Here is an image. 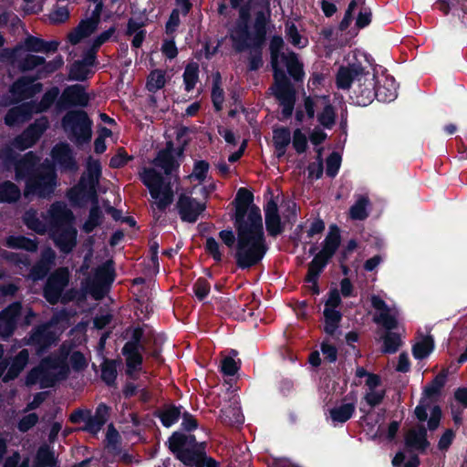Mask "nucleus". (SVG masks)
Masks as SVG:
<instances>
[{
    "label": "nucleus",
    "instance_id": "1",
    "mask_svg": "<svg viewBox=\"0 0 467 467\" xmlns=\"http://www.w3.org/2000/svg\"><path fill=\"white\" fill-rule=\"evenodd\" d=\"M254 199V193L242 187L232 202L235 208L232 219L237 232L236 251L233 253V256L236 266L242 270L259 265L269 249L261 210L253 203Z\"/></svg>",
    "mask_w": 467,
    "mask_h": 467
},
{
    "label": "nucleus",
    "instance_id": "2",
    "mask_svg": "<svg viewBox=\"0 0 467 467\" xmlns=\"http://www.w3.org/2000/svg\"><path fill=\"white\" fill-rule=\"evenodd\" d=\"M61 124L68 139L78 147L90 142L93 121L85 110L67 111L62 118Z\"/></svg>",
    "mask_w": 467,
    "mask_h": 467
},
{
    "label": "nucleus",
    "instance_id": "3",
    "mask_svg": "<svg viewBox=\"0 0 467 467\" xmlns=\"http://www.w3.org/2000/svg\"><path fill=\"white\" fill-rule=\"evenodd\" d=\"M442 416L441 409L435 405L431 410V417L428 420V427L423 424H417L410 429L404 437L405 446L409 450L418 451L420 453L426 452L431 445L428 440V430L433 431L438 429Z\"/></svg>",
    "mask_w": 467,
    "mask_h": 467
},
{
    "label": "nucleus",
    "instance_id": "4",
    "mask_svg": "<svg viewBox=\"0 0 467 467\" xmlns=\"http://www.w3.org/2000/svg\"><path fill=\"white\" fill-rule=\"evenodd\" d=\"M113 265L112 260H108L103 265L98 266L93 278L87 281L85 290L95 300H101L109 293L116 277Z\"/></svg>",
    "mask_w": 467,
    "mask_h": 467
},
{
    "label": "nucleus",
    "instance_id": "5",
    "mask_svg": "<svg viewBox=\"0 0 467 467\" xmlns=\"http://www.w3.org/2000/svg\"><path fill=\"white\" fill-rule=\"evenodd\" d=\"M252 11V0L246 2L238 9V18L230 29V39L233 47L237 53L247 50L246 40L251 36L250 21Z\"/></svg>",
    "mask_w": 467,
    "mask_h": 467
},
{
    "label": "nucleus",
    "instance_id": "6",
    "mask_svg": "<svg viewBox=\"0 0 467 467\" xmlns=\"http://www.w3.org/2000/svg\"><path fill=\"white\" fill-rule=\"evenodd\" d=\"M58 46L59 42L56 40L46 41L41 37L29 35L15 47L5 49V54L8 60H17L23 51L49 54L55 53Z\"/></svg>",
    "mask_w": 467,
    "mask_h": 467
},
{
    "label": "nucleus",
    "instance_id": "7",
    "mask_svg": "<svg viewBox=\"0 0 467 467\" xmlns=\"http://www.w3.org/2000/svg\"><path fill=\"white\" fill-rule=\"evenodd\" d=\"M57 186V174L54 171H37L26 181L25 195L34 194L48 198Z\"/></svg>",
    "mask_w": 467,
    "mask_h": 467
},
{
    "label": "nucleus",
    "instance_id": "8",
    "mask_svg": "<svg viewBox=\"0 0 467 467\" xmlns=\"http://www.w3.org/2000/svg\"><path fill=\"white\" fill-rule=\"evenodd\" d=\"M356 104L368 106L377 99V76L368 70L363 71L358 78L357 85L353 89Z\"/></svg>",
    "mask_w": 467,
    "mask_h": 467
},
{
    "label": "nucleus",
    "instance_id": "9",
    "mask_svg": "<svg viewBox=\"0 0 467 467\" xmlns=\"http://www.w3.org/2000/svg\"><path fill=\"white\" fill-rule=\"evenodd\" d=\"M69 275L66 268L54 271L47 279L43 287V296L50 305H57L65 287L68 285Z\"/></svg>",
    "mask_w": 467,
    "mask_h": 467
},
{
    "label": "nucleus",
    "instance_id": "10",
    "mask_svg": "<svg viewBox=\"0 0 467 467\" xmlns=\"http://www.w3.org/2000/svg\"><path fill=\"white\" fill-rule=\"evenodd\" d=\"M89 96L84 86L74 84L66 87L56 103L58 112L69 109L73 107L85 108L88 105Z\"/></svg>",
    "mask_w": 467,
    "mask_h": 467
},
{
    "label": "nucleus",
    "instance_id": "11",
    "mask_svg": "<svg viewBox=\"0 0 467 467\" xmlns=\"http://www.w3.org/2000/svg\"><path fill=\"white\" fill-rule=\"evenodd\" d=\"M275 80V97L283 106L282 119L291 118L296 102V90L289 78H281Z\"/></svg>",
    "mask_w": 467,
    "mask_h": 467
},
{
    "label": "nucleus",
    "instance_id": "12",
    "mask_svg": "<svg viewBox=\"0 0 467 467\" xmlns=\"http://www.w3.org/2000/svg\"><path fill=\"white\" fill-rule=\"evenodd\" d=\"M57 339V335L50 327L47 324H41L31 330L26 344L34 347L36 355L41 356L49 350Z\"/></svg>",
    "mask_w": 467,
    "mask_h": 467
},
{
    "label": "nucleus",
    "instance_id": "13",
    "mask_svg": "<svg viewBox=\"0 0 467 467\" xmlns=\"http://www.w3.org/2000/svg\"><path fill=\"white\" fill-rule=\"evenodd\" d=\"M178 213L182 222L193 223L205 211L206 203L198 202L195 198L181 193L176 203Z\"/></svg>",
    "mask_w": 467,
    "mask_h": 467
},
{
    "label": "nucleus",
    "instance_id": "14",
    "mask_svg": "<svg viewBox=\"0 0 467 467\" xmlns=\"http://www.w3.org/2000/svg\"><path fill=\"white\" fill-rule=\"evenodd\" d=\"M51 157L63 171L75 172L78 169L74 152L66 142L56 144L51 150Z\"/></svg>",
    "mask_w": 467,
    "mask_h": 467
},
{
    "label": "nucleus",
    "instance_id": "15",
    "mask_svg": "<svg viewBox=\"0 0 467 467\" xmlns=\"http://www.w3.org/2000/svg\"><path fill=\"white\" fill-rule=\"evenodd\" d=\"M197 440L193 434H184L181 431H174L168 439V448L177 458L184 455L186 451H195L197 449Z\"/></svg>",
    "mask_w": 467,
    "mask_h": 467
},
{
    "label": "nucleus",
    "instance_id": "16",
    "mask_svg": "<svg viewBox=\"0 0 467 467\" xmlns=\"http://www.w3.org/2000/svg\"><path fill=\"white\" fill-rule=\"evenodd\" d=\"M41 83H35V78L22 76L18 78L10 87V93L17 101L33 98L42 90Z\"/></svg>",
    "mask_w": 467,
    "mask_h": 467
},
{
    "label": "nucleus",
    "instance_id": "17",
    "mask_svg": "<svg viewBox=\"0 0 467 467\" xmlns=\"http://www.w3.org/2000/svg\"><path fill=\"white\" fill-rule=\"evenodd\" d=\"M285 47L284 39L279 35H275L269 42L270 64L273 70L274 79L286 78L285 71L280 67V59L285 55L283 52Z\"/></svg>",
    "mask_w": 467,
    "mask_h": 467
},
{
    "label": "nucleus",
    "instance_id": "18",
    "mask_svg": "<svg viewBox=\"0 0 467 467\" xmlns=\"http://www.w3.org/2000/svg\"><path fill=\"white\" fill-rule=\"evenodd\" d=\"M364 67L360 62L341 66L336 75V85L338 89H349L354 81H358Z\"/></svg>",
    "mask_w": 467,
    "mask_h": 467
},
{
    "label": "nucleus",
    "instance_id": "19",
    "mask_svg": "<svg viewBox=\"0 0 467 467\" xmlns=\"http://www.w3.org/2000/svg\"><path fill=\"white\" fill-rule=\"evenodd\" d=\"M55 244L62 253L68 254L77 244L78 232L71 224L52 229Z\"/></svg>",
    "mask_w": 467,
    "mask_h": 467
},
{
    "label": "nucleus",
    "instance_id": "20",
    "mask_svg": "<svg viewBox=\"0 0 467 467\" xmlns=\"http://www.w3.org/2000/svg\"><path fill=\"white\" fill-rule=\"evenodd\" d=\"M33 114V101L24 102L9 109L4 117V121L6 126L14 127L29 121Z\"/></svg>",
    "mask_w": 467,
    "mask_h": 467
},
{
    "label": "nucleus",
    "instance_id": "21",
    "mask_svg": "<svg viewBox=\"0 0 467 467\" xmlns=\"http://www.w3.org/2000/svg\"><path fill=\"white\" fill-rule=\"evenodd\" d=\"M74 219L73 213L65 203L56 202L49 209V223L51 229L70 225Z\"/></svg>",
    "mask_w": 467,
    "mask_h": 467
},
{
    "label": "nucleus",
    "instance_id": "22",
    "mask_svg": "<svg viewBox=\"0 0 467 467\" xmlns=\"http://www.w3.org/2000/svg\"><path fill=\"white\" fill-rule=\"evenodd\" d=\"M141 182L149 189L152 199L157 200L161 194L164 178L154 168H144L140 174Z\"/></svg>",
    "mask_w": 467,
    "mask_h": 467
},
{
    "label": "nucleus",
    "instance_id": "23",
    "mask_svg": "<svg viewBox=\"0 0 467 467\" xmlns=\"http://www.w3.org/2000/svg\"><path fill=\"white\" fill-rule=\"evenodd\" d=\"M184 465L189 467H218L219 462L213 458L207 456L204 448L195 451H186L184 455L176 458Z\"/></svg>",
    "mask_w": 467,
    "mask_h": 467
},
{
    "label": "nucleus",
    "instance_id": "24",
    "mask_svg": "<svg viewBox=\"0 0 467 467\" xmlns=\"http://www.w3.org/2000/svg\"><path fill=\"white\" fill-rule=\"evenodd\" d=\"M37 158L33 151L26 152L22 158L16 160L14 166L16 179L24 180L28 179L35 174L38 170L35 169Z\"/></svg>",
    "mask_w": 467,
    "mask_h": 467
},
{
    "label": "nucleus",
    "instance_id": "25",
    "mask_svg": "<svg viewBox=\"0 0 467 467\" xmlns=\"http://www.w3.org/2000/svg\"><path fill=\"white\" fill-rule=\"evenodd\" d=\"M28 360L29 352L26 348H23L9 361L8 369L3 377V382L7 383L16 379L26 368Z\"/></svg>",
    "mask_w": 467,
    "mask_h": 467
},
{
    "label": "nucleus",
    "instance_id": "26",
    "mask_svg": "<svg viewBox=\"0 0 467 467\" xmlns=\"http://www.w3.org/2000/svg\"><path fill=\"white\" fill-rule=\"evenodd\" d=\"M67 197L74 206L82 207L85 202H92L99 196L98 193H96V197L90 195L88 187L85 185V176L82 175L78 183L68 190Z\"/></svg>",
    "mask_w": 467,
    "mask_h": 467
},
{
    "label": "nucleus",
    "instance_id": "27",
    "mask_svg": "<svg viewBox=\"0 0 467 467\" xmlns=\"http://www.w3.org/2000/svg\"><path fill=\"white\" fill-rule=\"evenodd\" d=\"M182 406H176L173 403L165 404L162 409L156 410L153 416L158 418L162 426L170 428L174 425L181 418Z\"/></svg>",
    "mask_w": 467,
    "mask_h": 467
},
{
    "label": "nucleus",
    "instance_id": "28",
    "mask_svg": "<svg viewBox=\"0 0 467 467\" xmlns=\"http://www.w3.org/2000/svg\"><path fill=\"white\" fill-rule=\"evenodd\" d=\"M102 174L101 164L99 160L93 161L91 157L88 158L87 164V175L85 176V185L88 187L91 196L96 197L97 188L99 184V180Z\"/></svg>",
    "mask_w": 467,
    "mask_h": 467
},
{
    "label": "nucleus",
    "instance_id": "29",
    "mask_svg": "<svg viewBox=\"0 0 467 467\" xmlns=\"http://www.w3.org/2000/svg\"><path fill=\"white\" fill-rule=\"evenodd\" d=\"M341 244L340 229L337 224H331L329 231L322 243V248L319 251L323 254L333 258Z\"/></svg>",
    "mask_w": 467,
    "mask_h": 467
},
{
    "label": "nucleus",
    "instance_id": "30",
    "mask_svg": "<svg viewBox=\"0 0 467 467\" xmlns=\"http://www.w3.org/2000/svg\"><path fill=\"white\" fill-rule=\"evenodd\" d=\"M142 350L122 348L121 354L125 357L126 375L135 379L134 373L140 371L143 364Z\"/></svg>",
    "mask_w": 467,
    "mask_h": 467
},
{
    "label": "nucleus",
    "instance_id": "31",
    "mask_svg": "<svg viewBox=\"0 0 467 467\" xmlns=\"http://www.w3.org/2000/svg\"><path fill=\"white\" fill-rule=\"evenodd\" d=\"M397 84L393 77H386L383 82L377 78V99L380 102L393 101L397 96Z\"/></svg>",
    "mask_w": 467,
    "mask_h": 467
},
{
    "label": "nucleus",
    "instance_id": "32",
    "mask_svg": "<svg viewBox=\"0 0 467 467\" xmlns=\"http://www.w3.org/2000/svg\"><path fill=\"white\" fill-rule=\"evenodd\" d=\"M104 221V214L99 204V197L91 202V207L87 220L82 225L85 234H91L97 227H99Z\"/></svg>",
    "mask_w": 467,
    "mask_h": 467
},
{
    "label": "nucleus",
    "instance_id": "33",
    "mask_svg": "<svg viewBox=\"0 0 467 467\" xmlns=\"http://www.w3.org/2000/svg\"><path fill=\"white\" fill-rule=\"evenodd\" d=\"M282 61L286 67L288 75L295 82L303 81L305 77L304 65L299 61L296 52L290 51L287 55H284Z\"/></svg>",
    "mask_w": 467,
    "mask_h": 467
},
{
    "label": "nucleus",
    "instance_id": "34",
    "mask_svg": "<svg viewBox=\"0 0 467 467\" xmlns=\"http://www.w3.org/2000/svg\"><path fill=\"white\" fill-rule=\"evenodd\" d=\"M173 144L171 141L167 143V148L159 152L156 159L157 165L160 166L166 175H171L174 171H177L180 164L172 155Z\"/></svg>",
    "mask_w": 467,
    "mask_h": 467
},
{
    "label": "nucleus",
    "instance_id": "35",
    "mask_svg": "<svg viewBox=\"0 0 467 467\" xmlns=\"http://www.w3.org/2000/svg\"><path fill=\"white\" fill-rule=\"evenodd\" d=\"M324 101V109L323 110L317 114V121L321 126L325 129L331 130L337 119V113L334 106L330 102V98L328 95H323L320 97Z\"/></svg>",
    "mask_w": 467,
    "mask_h": 467
},
{
    "label": "nucleus",
    "instance_id": "36",
    "mask_svg": "<svg viewBox=\"0 0 467 467\" xmlns=\"http://www.w3.org/2000/svg\"><path fill=\"white\" fill-rule=\"evenodd\" d=\"M323 315L325 319L324 332L334 337L339 328L342 314L339 310L325 307Z\"/></svg>",
    "mask_w": 467,
    "mask_h": 467
},
{
    "label": "nucleus",
    "instance_id": "37",
    "mask_svg": "<svg viewBox=\"0 0 467 467\" xmlns=\"http://www.w3.org/2000/svg\"><path fill=\"white\" fill-rule=\"evenodd\" d=\"M59 88L57 87H52L47 90L39 102L33 101L34 113H43L47 111L52 105L58 99Z\"/></svg>",
    "mask_w": 467,
    "mask_h": 467
},
{
    "label": "nucleus",
    "instance_id": "38",
    "mask_svg": "<svg viewBox=\"0 0 467 467\" xmlns=\"http://www.w3.org/2000/svg\"><path fill=\"white\" fill-rule=\"evenodd\" d=\"M435 347L434 338L431 335H427L419 342L412 346V356L415 359L422 360L430 356Z\"/></svg>",
    "mask_w": 467,
    "mask_h": 467
},
{
    "label": "nucleus",
    "instance_id": "39",
    "mask_svg": "<svg viewBox=\"0 0 467 467\" xmlns=\"http://www.w3.org/2000/svg\"><path fill=\"white\" fill-rule=\"evenodd\" d=\"M21 197L19 187L11 181L0 182V203H14Z\"/></svg>",
    "mask_w": 467,
    "mask_h": 467
},
{
    "label": "nucleus",
    "instance_id": "40",
    "mask_svg": "<svg viewBox=\"0 0 467 467\" xmlns=\"http://www.w3.org/2000/svg\"><path fill=\"white\" fill-rule=\"evenodd\" d=\"M57 460L49 445H41L35 457V467H57Z\"/></svg>",
    "mask_w": 467,
    "mask_h": 467
},
{
    "label": "nucleus",
    "instance_id": "41",
    "mask_svg": "<svg viewBox=\"0 0 467 467\" xmlns=\"http://www.w3.org/2000/svg\"><path fill=\"white\" fill-rule=\"evenodd\" d=\"M355 410L354 403H344L330 409L329 415L333 422L345 423L352 418Z\"/></svg>",
    "mask_w": 467,
    "mask_h": 467
},
{
    "label": "nucleus",
    "instance_id": "42",
    "mask_svg": "<svg viewBox=\"0 0 467 467\" xmlns=\"http://www.w3.org/2000/svg\"><path fill=\"white\" fill-rule=\"evenodd\" d=\"M211 99L214 110L216 112L221 111L224 101V91L222 88V77L218 71L213 77Z\"/></svg>",
    "mask_w": 467,
    "mask_h": 467
},
{
    "label": "nucleus",
    "instance_id": "43",
    "mask_svg": "<svg viewBox=\"0 0 467 467\" xmlns=\"http://www.w3.org/2000/svg\"><path fill=\"white\" fill-rule=\"evenodd\" d=\"M6 246L12 249H23L27 252H35L37 249L36 240L24 235H9L6 238Z\"/></svg>",
    "mask_w": 467,
    "mask_h": 467
},
{
    "label": "nucleus",
    "instance_id": "44",
    "mask_svg": "<svg viewBox=\"0 0 467 467\" xmlns=\"http://www.w3.org/2000/svg\"><path fill=\"white\" fill-rule=\"evenodd\" d=\"M11 62H16L20 71L27 72L31 71L38 67H41L45 63V57L33 54H27L24 57L21 55L17 60H10Z\"/></svg>",
    "mask_w": 467,
    "mask_h": 467
},
{
    "label": "nucleus",
    "instance_id": "45",
    "mask_svg": "<svg viewBox=\"0 0 467 467\" xmlns=\"http://www.w3.org/2000/svg\"><path fill=\"white\" fill-rule=\"evenodd\" d=\"M117 376L116 361L105 358L101 364V379L103 382L109 387H113L116 385Z\"/></svg>",
    "mask_w": 467,
    "mask_h": 467
},
{
    "label": "nucleus",
    "instance_id": "46",
    "mask_svg": "<svg viewBox=\"0 0 467 467\" xmlns=\"http://www.w3.org/2000/svg\"><path fill=\"white\" fill-rule=\"evenodd\" d=\"M184 88L187 92L192 91L199 80V66L197 63H189L184 69L183 75Z\"/></svg>",
    "mask_w": 467,
    "mask_h": 467
},
{
    "label": "nucleus",
    "instance_id": "47",
    "mask_svg": "<svg viewBox=\"0 0 467 467\" xmlns=\"http://www.w3.org/2000/svg\"><path fill=\"white\" fill-rule=\"evenodd\" d=\"M382 352L385 354H394L396 353L402 344L400 336L392 331H387L385 335L382 337Z\"/></svg>",
    "mask_w": 467,
    "mask_h": 467
},
{
    "label": "nucleus",
    "instance_id": "48",
    "mask_svg": "<svg viewBox=\"0 0 467 467\" xmlns=\"http://www.w3.org/2000/svg\"><path fill=\"white\" fill-rule=\"evenodd\" d=\"M38 140L26 128L19 135L16 136L11 142L13 148L18 150H26L33 147Z\"/></svg>",
    "mask_w": 467,
    "mask_h": 467
},
{
    "label": "nucleus",
    "instance_id": "49",
    "mask_svg": "<svg viewBox=\"0 0 467 467\" xmlns=\"http://www.w3.org/2000/svg\"><path fill=\"white\" fill-rule=\"evenodd\" d=\"M165 72L161 69H154L148 76L146 88L155 93L165 86Z\"/></svg>",
    "mask_w": 467,
    "mask_h": 467
},
{
    "label": "nucleus",
    "instance_id": "50",
    "mask_svg": "<svg viewBox=\"0 0 467 467\" xmlns=\"http://www.w3.org/2000/svg\"><path fill=\"white\" fill-rule=\"evenodd\" d=\"M143 338L144 329L142 327L138 326L132 329L130 339L124 344L122 348L140 349L145 351L146 346L143 342Z\"/></svg>",
    "mask_w": 467,
    "mask_h": 467
},
{
    "label": "nucleus",
    "instance_id": "51",
    "mask_svg": "<svg viewBox=\"0 0 467 467\" xmlns=\"http://www.w3.org/2000/svg\"><path fill=\"white\" fill-rule=\"evenodd\" d=\"M369 201L367 197H360L349 209V216L353 220L363 221L368 217L367 206Z\"/></svg>",
    "mask_w": 467,
    "mask_h": 467
},
{
    "label": "nucleus",
    "instance_id": "52",
    "mask_svg": "<svg viewBox=\"0 0 467 467\" xmlns=\"http://www.w3.org/2000/svg\"><path fill=\"white\" fill-rule=\"evenodd\" d=\"M17 158L18 154L15 151L12 145H6L0 149V162L4 170L10 171L14 168Z\"/></svg>",
    "mask_w": 467,
    "mask_h": 467
},
{
    "label": "nucleus",
    "instance_id": "53",
    "mask_svg": "<svg viewBox=\"0 0 467 467\" xmlns=\"http://www.w3.org/2000/svg\"><path fill=\"white\" fill-rule=\"evenodd\" d=\"M90 70L88 67L79 60L74 61L69 68L68 78L70 80L84 81L88 78Z\"/></svg>",
    "mask_w": 467,
    "mask_h": 467
},
{
    "label": "nucleus",
    "instance_id": "54",
    "mask_svg": "<svg viewBox=\"0 0 467 467\" xmlns=\"http://www.w3.org/2000/svg\"><path fill=\"white\" fill-rule=\"evenodd\" d=\"M446 382V374L440 373L424 388L423 393L427 398L439 396Z\"/></svg>",
    "mask_w": 467,
    "mask_h": 467
},
{
    "label": "nucleus",
    "instance_id": "55",
    "mask_svg": "<svg viewBox=\"0 0 467 467\" xmlns=\"http://www.w3.org/2000/svg\"><path fill=\"white\" fill-rule=\"evenodd\" d=\"M266 35V29H254L253 32L251 31V36L246 40L248 45L247 49L262 51V47L265 42Z\"/></svg>",
    "mask_w": 467,
    "mask_h": 467
},
{
    "label": "nucleus",
    "instance_id": "56",
    "mask_svg": "<svg viewBox=\"0 0 467 467\" xmlns=\"http://www.w3.org/2000/svg\"><path fill=\"white\" fill-rule=\"evenodd\" d=\"M21 302H13L0 312V320H7L17 323L18 317L21 315Z\"/></svg>",
    "mask_w": 467,
    "mask_h": 467
},
{
    "label": "nucleus",
    "instance_id": "57",
    "mask_svg": "<svg viewBox=\"0 0 467 467\" xmlns=\"http://www.w3.org/2000/svg\"><path fill=\"white\" fill-rule=\"evenodd\" d=\"M366 0H351L348 5V8L345 12L343 19L340 21L338 25V29L343 32L346 31L350 26L353 20V13L357 6L364 5Z\"/></svg>",
    "mask_w": 467,
    "mask_h": 467
},
{
    "label": "nucleus",
    "instance_id": "58",
    "mask_svg": "<svg viewBox=\"0 0 467 467\" xmlns=\"http://www.w3.org/2000/svg\"><path fill=\"white\" fill-rule=\"evenodd\" d=\"M341 161V155L337 151H333L327 156L326 161V173L327 177L334 178L337 175L340 169Z\"/></svg>",
    "mask_w": 467,
    "mask_h": 467
},
{
    "label": "nucleus",
    "instance_id": "59",
    "mask_svg": "<svg viewBox=\"0 0 467 467\" xmlns=\"http://www.w3.org/2000/svg\"><path fill=\"white\" fill-rule=\"evenodd\" d=\"M204 251L207 254L216 262L220 263L223 260V254L220 250V244L214 237L209 236L206 238L204 244Z\"/></svg>",
    "mask_w": 467,
    "mask_h": 467
},
{
    "label": "nucleus",
    "instance_id": "60",
    "mask_svg": "<svg viewBox=\"0 0 467 467\" xmlns=\"http://www.w3.org/2000/svg\"><path fill=\"white\" fill-rule=\"evenodd\" d=\"M274 145L288 146L291 142V132L287 127L275 128L273 130Z\"/></svg>",
    "mask_w": 467,
    "mask_h": 467
},
{
    "label": "nucleus",
    "instance_id": "61",
    "mask_svg": "<svg viewBox=\"0 0 467 467\" xmlns=\"http://www.w3.org/2000/svg\"><path fill=\"white\" fill-rule=\"evenodd\" d=\"M49 125L48 119L47 117L42 116L39 119H36L33 123H31L26 129L32 133V135L39 140L43 133L47 130Z\"/></svg>",
    "mask_w": 467,
    "mask_h": 467
},
{
    "label": "nucleus",
    "instance_id": "62",
    "mask_svg": "<svg viewBox=\"0 0 467 467\" xmlns=\"http://www.w3.org/2000/svg\"><path fill=\"white\" fill-rule=\"evenodd\" d=\"M193 293L199 301H203L209 295L211 285L204 277H199L192 286Z\"/></svg>",
    "mask_w": 467,
    "mask_h": 467
},
{
    "label": "nucleus",
    "instance_id": "63",
    "mask_svg": "<svg viewBox=\"0 0 467 467\" xmlns=\"http://www.w3.org/2000/svg\"><path fill=\"white\" fill-rule=\"evenodd\" d=\"M292 144L295 150L298 154L306 152L307 149V139L306 136L302 132L300 129H296L293 132Z\"/></svg>",
    "mask_w": 467,
    "mask_h": 467
},
{
    "label": "nucleus",
    "instance_id": "64",
    "mask_svg": "<svg viewBox=\"0 0 467 467\" xmlns=\"http://www.w3.org/2000/svg\"><path fill=\"white\" fill-rule=\"evenodd\" d=\"M320 349L326 362L335 363L337 360V348L333 344H330L328 340L322 341Z\"/></svg>",
    "mask_w": 467,
    "mask_h": 467
}]
</instances>
